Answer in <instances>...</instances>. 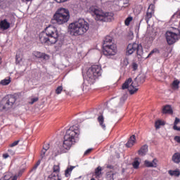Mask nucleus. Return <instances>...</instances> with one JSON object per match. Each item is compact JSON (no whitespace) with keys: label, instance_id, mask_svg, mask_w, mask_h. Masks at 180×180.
Masks as SVG:
<instances>
[{"label":"nucleus","instance_id":"obj_1","mask_svg":"<svg viewBox=\"0 0 180 180\" xmlns=\"http://www.w3.org/2000/svg\"><path fill=\"white\" fill-rule=\"evenodd\" d=\"M79 136V127L78 125H72L68 129H67L65 135L64 136V140L63 146L58 153H67L72 144H75L78 141Z\"/></svg>","mask_w":180,"mask_h":180},{"label":"nucleus","instance_id":"obj_2","mask_svg":"<svg viewBox=\"0 0 180 180\" xmlns=\"http://www.w3.org/2000/svg\"><path fill=\"white\" fill-rule=\"evenodd\" d=\"M58 40V30L57 27L49 25L45 29V31L39 34V41L42 44H56Z\"/></svg>","mask_w":180,"mask_h":180},{"label":"nucleus","instance_id":"obj_3","mask_svg":"<svg viewBox=\"0 0 180 180\" xmlns=\"http://www.w3.org/2000/svg\"><path fill=\"white\" fill-rule=\"evenodd\" d=\"M89 30V23L84 18H79L77 21L72 22L68 27V33L71 36H82Z\"/></svg>","mask_w":180,"mask_h":180},{"label":"nucleus","instance_id":"obj_4","mask_svg":"<svg viewBox=\"0 0 180 180\" xmlns=\"http://www.w3.org/2000/svg\"><path fill=\"white\" fill-rule=\"evenodd\" d=\"M89 13L96 16V20L101 22H112L113 19L112 13H103L102 10L95 6H92L89 8Z\"/></svg>","mask_w":180,"mask_h":180},{"label":"nucleus","instance_id":"obj_5","mask_svg":"<svg viewBox=\"0 0 180 180\" xmlns=\"http://www.w3.org/2000/svg\"><path fill=\"white\" fill-rule=\"evenodd\" d=\"M116 53H117V50L116 45L112 43V37H105L103 43V53L109 58L112 56H115Z\"/></svg>","mask_w":180,"mask_h":180},{"label":"nucleus","instance_id":"obj_6","mask_svg":"<svg viewBox=\"0 0 180 180\" xmlns=\"http://www.w3.org/2000/svg\"><path fill=\"white\" fill-rule=\"evenodd\" d=\"M86 75V80L89 84H90V85L95 84V81L98 79V77L102 75V67L99 65H93L88 69Z\"/></svg>","mask_w":180,"mask_h":180},{"label":"nucleus","instance_id":"obj_7","mask_svg":"<svg viewBox=\"0 0 180 180\" xmlns=\"http://www.w3.org/2000/svg\"><path fill=\"white\" fill-rule=\"evenodd\" d=\"M53 20H55L58 25L67 23V22L70 20V11L64 8H58L53 15Z\"/></svg>","mask_w":180,"mask_h":180},{"label":"nucleus","instance_id":"obj_8","mask_svg":"<svg viewBox=\"0 0 180 180\" xmlns=\"http://www.w3.org/2000/svg\"><path fill=\"white\" fill-rule=\"evenodd\" d=\"M137 82V78H135L134 80L129 77L127 79L124 84H122V89H128L130 95H134L137 91H139V84Z\"/></svg>","mask_w":180,"mask_h":180},{"label":"nucleus","instance_id":"obj_9","mask_svg":"<svg viewBox=\"0 0 180 180\" xmlns=\"http://www.w3.org/2000/svg\"><path fill=\"white\" fill-rule=\"evenodd\" d=\"M16 102V97L14 95L9 94L3 98L1 104V110L11 109Z\"/></svg>","mask_w":180,"mask_h":180},{"label":"nucleus","instance_id":"obj_10","mask_svg":"<svg viewBox=\"0 0 180 180\" xmlns=\"http://www.w3.org/2000/svg\"><path fill=\"white\" fill-rule=\"evenodd\" d=\"M134 53H136L137 56H141L143 54V46L136 42L129 44L126 49V56H131Z\"/></svg>","mask_w":180,"mask_h":180},{"label":"nucleus","instance_id":"obj_11","mask_svg":"<svg viewBox=\"0 0 180 180\" xmlns=\"http://www.w3.org/2000/svg\"><path fill=\"white\" fill-rule=\"evenodd\" d=\"M165 37L167 44L171 46L172 44H174V43H176V41L179 38V35L178 34L167 31L165 34Z\"/></svg>","mask_w":180,"mask_h":180},{"label":"nucleus","instance_id":"obj_12","mask_svg":"<svg viewBox=\"0 0 180 180\" xmlns=\"http://www.w3.org/2000/svg\"><path fill=\"white\" fill-rule=\"evenodd\" d=\"M32 56H34V57H36V58L41 60L43 63H46V61L50 60V56L46 54L45 53H41L40 51H33Z\"/></svg>","mask_w":180,"mask_h":180},{"label":"nucleus","instance_id":"obj_13","mask_svg":"<svg viewBox=\"0 0 180 180\" xmlns=\"http://www.w3.org/2000/svg\"><path fill=\"white\" fill-rule=\"evenodd\" d=\"M154 5H150L146 12V15H145V20L146 21V23L148 24V22H150V19L153 18V15H154Z\"/></svg>","mask_w":180,"mask_h":180},{"label":"nucleus","instance_id":"obj_14","mask_svg":"<svg viewBox=\"0 0 180 180\" xmlns=\"http://www.w3.org/2000/svg\"><path fill=\"white\" fill-rule=\"evenodd\" d=\"M9 27H11V22L8 21V19L0 20V29L1 30H8Z\"/></svg>","mask_w":180,"mask_h":180},{"label":"nucleus","instance_id":"obj_15","mask_svg":"<svg viewBox=\"0 0 180 180\" xmlns=\"http://www.w3.org/2000/svg\"><path fill=\"white\" fill-rule=\"evenodd\" d=\"M115 4L120 8H126L129 5V0H115Z\"/></svg>","mask_w":180,"mask_h":180},{"label":"nucleus","instance_id":"obj_16","mask_svg":"<svg viewBox=\"0 0 180 180\" xmlns=\"http://www.w3.org/2000/svg\"><path fill=\"white\" fill-rule=\"evenodd\" d=\"M134 144H136V135H132L130 136L125 146L127 148H130V147H133Z\"/></svg>","mask_w":180,"mask_h":180},{"label":"nucleus","instance_id":"obj_17","mask_svg":"<svg viewBox=\"0 0 180 180\" xmlns=\"http://www.w3.org/2000/svg\"><path fill=\"white\" fill-rule=\"evenodd\" d=\"M144 164L148 168H157V159H153L152 162L145 160Z\"/></svg>","mask_w":180,"mask_h":180},{"label":"nucleus","instance_id":"obj_18","mask_svg":"<svg viewBox=\"0 0 180 180\" xmlns=\"http://www.w3.org/2000/svg\"><path fill=\"white\" fill-rule=\"evenodd\" d=\"M148 151V146L147 145H143L138 151V154L141 157H144V155L147 154Z\"/></svg>","mask_w":180,"mask_h":180},{"label":"nucleus","instance_id":"obj_19","mask_svg":"<svg viewBox=\"0 0 180 180\" xmlns=\"http://www.w3.org/2000/svg\"><path fill=\"white\" fill-rule=\"evenodd\" d=\"M98 122L101 126V127L103 129V130H106V124H105V118L103 117V115H100L98 117Z\"/></svg>","mask_w":180,"mask_h":180},{"label":"nucleus","instance_id":"obj_20","mask_svg":"<svg viewBox=\"0 0 180 180\" xmlns=\"http://www.w3.org/2000/svg\"><path fill=\"white\" fill-rule=\"evenodd\" d=\"M173 112L174 111L172 110V108L169 105H165L162 109V113H164L165 115H172Z\"/></svg>","mask_w":180,"mask_h":180},{"label":"nucleus","instance_id":"obj_21","mask_svg":"<svg viewBox=\"0 0 180 180\" xmlns=\"http://www.w3.org/2000/svg\"><path fill=\"white\" fill-rule=\"evenodd\" d=\"M8 20V22H10V24L11 23H15L16 18H15V15H13V13H8L7 15H6V18Z\"/></svg>","mask_w":180,"mask_h":180},{"label":"nucleus","instance_id":"obj_22","mask_svg":"<svg viewBox=\"0 0 180 180\" xmlns=\"http://www.w3.org/2000/svg\"><path fill=\"white\" fill-rule=\"evenodd\" d=\"M172 161L174 164H179L180 163V153H175L172 156Z\"/></svg>","mask_w":180,"mask_h":180},{"label":"nucleus","instance_id":"obj_23","mask_svg":"<svg viewBox=\"0 0 180 180\" xmlns=\"http://www.w3.org/2000/svg\"><path fill=\"white\" fill-rule=\"evenodd\" d=\"M136 78V84H138V86L141 84H144V82H146V77L144 75H141Z\"/></svg>","mask_w":180,"mask_h":180},{"label":"nucleus","instance_id":"obj_24","mask_svg":"<svg viewBox=\"0 0 180 180\" xmlns=\"http://www.w3.org/2000/svg\"><path fill=\"white\" fill-rule=\"evenodd\" d=\"M58 174H60V166L54 165L53 167V172L49 175H56L58 176Z\"/></svg>","mask_w":180,"mask_h":180},{"label":"nucleus","instance_id":"obj_25","mask_svg":"<svg viewBox=\"0 0 180 180\" xmlns=\"http://www.w3.org/2000/svg\"><path fill=\"white\" fill-rule=\"evenodd\" d=\"M75 168V166H70V167H68L65 171V175L66 178H68V176H71V173L72 172V169Z\"/></svg>","mask_w":180,"mask_h":180},{"label":"nucleus","instance_id":"obj_26","mask_svg":"<svg viewBox=\"0 0 180 180\" xmlns=\"http://www.w3.org/2000/svg\"><path fill=\"white\" fill-rule=\"evenodd\" d=\"M168 174H170L171 176H179L180 171L179 169H176V170H169Z\"/></svg>","mask_w":180,"mask_h":180},{"label":"nucleus","instance_id":"obj_27","mask_svg":"<svg viewBox=\"0 0 180 180\" xmlns=\"http://www.w3.org/2000/svg\"><path fill=\"white\" fill-rule=\"evenodd\" d=\"M139 158H136L132 162V167L134 168V169H139V167H140V161H139Z\"/></svg>","mask_w":180,"mask_h":180},{"label":"nucleus","instance_id":"obj_28","mask_svg":"<svg viewBox=\"0 0 180 180\" xmlns=\"http://www.w3.org/2000/svg\"><path fill=\"white\" fill-rule=\"evenodd\" d=\"M12 178V174L11 172H6L0 180H10Z\"/></svg>","mask_w":180,"mask_h":180},{"label":"nucleus","instance_id":"obj_29","mask_svg":"<svg viewBox=\"0 0 180 180\" xmlns=\"http://www.w3.org/2000/svg\"><path fill=\"white\" fill-rule=\"evenodd\" d=\"M1 85L6 86L9 85L11 84V77H8V79H4L0 82Z\"/></svg>","mask_w":180,"mask_h":180},{"label":"nucleus","instance_id":"obj_30","mask_svg":"<svg viewBox=\"0 0 180 180\" xmlns=\"http://www.w3.org/2000/svg\"><path fill=\"white\" fill-rule=\"evenodd\" d=\"M41 161L39 160L37 163L33 166V167L31 169L30 172H36L37 168L39 167V165H40Z\"/></svg>","mask_w":180,"mask_h":180},{"label":"nucleus","instance_id":"obj_31","mask_svg":"<svg viewBox=\"0 0 180 180\" xmlns=\"http://www.w3.org/2000/svg\"><path fill=\"white\" fill-rule=\"evenodd\" d=\"M46 180H61L59 176H56V174L49 175Z\"/></svg>","mask_w":180,"mask_h":180},{"label":"nucleus","instance_id":"obj_32","mask_svg":"<svg viewBox=\"0 0 180 180\" xmlns=\"http://www.w3.org/2000/svg\"><path fill=\"white\" fill-rule=\"evenodd\" d=\"M102 174V167L98 166L96 169H95V174L96 176H100V175Z\"/></svg>","mask_w":180,"mask_h":180},{"label":"nucleus","instance_id":"obj_33","mask_svg":"<svg viewBox=\"0 0 180 180\" xmlns=\"http://www.w3.org/2000/svg\"><path fill=\"white\" fill-rule=\"evenodd\" d=\"M131 20H133V17L129 16V17L127 18L124 21L125 26H129L130 25V22H131Z\"/></svg>","mask_w":180,"mask_h":180},{"label":"nucleus","instance_id":"obj_34","mask_svg":"<svg viewBox=\"0 0 180 180\" xmlns=\"http://www.w3.org/2000/svg\"><path fill=\"white\" fill-rule=\"evenodd\" d=\"M164 124V122L161 120H158L155 123V126L156 129H160V126H162Z\"/></svg>","mask_w":180,"mask_h":180},{"label":"nucleus","instance_id":"obj_35","mask_svg":"<svg viewBox=\"0 0 180 180\" xmlns=\"http://www.w3.org/2000/svg\"><path fill=\"white\" fill-rule=\"evenodd\" d=\"M179 84H180L179 80L176 79L173 82L172 86L174 88H179Z\"/></svg>","mask_w":180,"mask_h":180},{"label":"nucleus","instance_id":"obj_36","mask_svg":"<svg viewBox=\"0 0 180 180\" xmlns=\"http://www.w3.org/2000/svg\"><path fill=\"white\" fill-rule=\"evenodd\" d=\"M61 92H63V86H59L56 89V94H57V95H60V94H61Z\"/></svg>","mask_w":180,"mask_h":180},{"label":"nucleus","instance_id":"obj_37","mask_svg":"<svg viewBox=\"0 0 180 180\" xmlns=\"http://www.w3.org/2000/svg\"><path fill=\"white\" fill-rule=\"evenodd\" d=\"M113 173H108L107 174V176H106V179L107 180H115L114 179H113Z\"/></svg>","mask_w":180,"mask_h":180},{"label":"nucleus","instance_id":"obj_38","mask_svg":"<svg viewBox=\"0 0 180 180\" xmlns=\"http://www.w3.org/2000/svg\"><path fill=\"white\" fill-rule=\"evenodd\" d=\"M46 153H47V150L45 149H42V150L41 151V160H43V158H44V157H46Z\"/></svg>","mask_w":180,"mask_h":180},{"label":"nucleus","instance_id":"obj_39","mask_svg":"<svg viewBox=\"0 0 180 180\" xmlns=\"http://www.w3.org/2000/svg\"><path fill=\"white\" fill-rule=\"evenodd\" d=\"M19 144V141H15L11 144H10V147H16Z\"/></svg>","mask_w":180,"mask_h":180},{"label":"nucleus","instance_id":"obj_40","mask_svg":"<svg viewBox=\"0 0 180 180\" xmlns=\"http://www.w3.org/2000/svg\"><path fill=\"white\" fill-rule=\"evenodd\" d=\"M37 101H39V98L37 97L32 98L31 102L30 103V105H33V103H34L35 102H37Z\"/></svg>","mask_w":180,"mask_h":180},{"label":"nucleus","instance_id":"obj_41","mask_svg":"<svg viewBox=\"0 0 180 180\" xmlns=\"http://www.w3.org/2000/svg\"><path fill=\"white\" fill-rule=\"evenodd\" d=\"M132 68L134 70V71H136L137 70V68H139V65H137V63H134L132 64Z\"/></svg>","mask_w":180,"mask_h":180},{"label":"nucleus","instance_id":"obj_42","mask_svg":"<svg viewBox=\"0 0 180 180\" xmlns=\"http://www.w3.org/2000/svg\"><path fill=\"white\" fill-rule=\"evenodd\" d=\"M127 99V94H124L122 97L120 98V102H124Z\"/></svg>","mask_w":180,"mask_h":180},{"label":"nucleus","instance_id":"obj_43","mask_svg":"<svg viewBox=\"0 0 180 180\" xmlns=\"http://www.w3.org/2000/svg\"><path fill=\"white\" fill-rule=\"evenodd\" d=\"M156 51H157V49H153V50H152V51L150 52V53L148 54V57H151V56L154 54V53H156Z\"/></svg>","mask_w":180,"mask_h":180},{"label":"nucleus","instance_id":"obj_44","mask_svg":"<svg viewBox=\"0 0 180 180\" xmlns=\"http://www.w3.org/2000/svg\"><path fill=\"white\" fill-rule=\"evenodd\" d=\"M91 151H92V148H89L87 149L84 153V155H88V154H89L91 153Z\"/></svg>","mask_w":180,"mask_h":180},{"label":"nucleus","instance_id":"obj_45","mask_svg":"<svg viewBox=\"0 0 180 180\" xmlns=\"http://www.w3.org/2000/svg\"><path fill=\"white\" fill-rule=\"evenodd\" d=\"M174 140L175 141H176V143H179L180 144V136H176L174 137Z\"/></svg>","mask_w":180,"mask_h":180},{"label":"nucleus","instance_id":"obj_46","mask_svg":"<svg viewBox=\"0 0 180 180\" xmlns=\"http://www.w3.org/2000/svg\"><path fill=\"white\" fill-rule=\"evenodd\" d=\"M49 148H50V144H49V143L47 145L44 146V147H43V149L46 150V151H47V150H49Z\"/></svg>","mask_w":180,"mask_h":180},{"label":"nucleus","instance_id":"obj_47","mask_svg":"<svg viewBox=\"0 0 180 180\" xmlns=\"http://www.w3.org/2000/svg\"><path fill=\"white\" fill-rule=\"evenodd\" d=\"M174 130H176L177 131H180V128L176 126V124H174L173 127Z\"/></svg>","mask_w":180,"mask_h":180},{"label":"nucleus","instance_id":"obj_48","mask_svg":"<svg viewBox=\"0 0 180 180\" xmlns=\"http://www.w3.org/2000/svg\"><path fill=\"white\" fill-rule=\"evenodd\" d=\"M179 122H180V120H179V118H178V117H176L175 118V120H174V124H178V123H179Z\"/></svg>","mask_w":180,"mask_h":180},{"label":"nucleus","instance_id":"obj_49","mask_svg":"<svg viewBox=\"0 0 180 180\" xmlns=\"http://www.w3.org/2000/svg\"><path fill=\"white\" fill-rule=\"evenodd\" d=\"M56 2H57L58 4H61L63 2H67V1L68 0H55Z\"/></svg>","mask_w":180,"mask_h":180},{"label":"nucleus","instance_id":"obj_50","mask_svg":"<svg viewBox=\"0 0 180 180\" xmlns=\"http://www.w3.org/2000/svg\"><path fill=\"white\" fill-rule=\"evenodd\" d=\"M124 65H129V60L128 59H124Z\"/></svg>","mask_w":180,"mask_h":180},{"label":"nucleus","instance_id":"obj_51","mask_svg":"<svg viewBox=\"0 0 180 180\" xmlns=\"http://www.w3.org/2000/svg\"><path fill=\"white\" fill-rule=\"evenodd\" d=\"M8 153H10L11 155H13V154H15V151L12 150V149H8Z\"/></svg>","mask_w":180,"mask_h":180},{"label":"nucleus","instance_id":"obj_52","mask_svg":"<svg viewBox=\"0 0 180 180\" xmlns=\"http://www.w3.org/2000/svg\"><path fill=\"white\" fill-rule=\"evenodd\" d=\"M23 172H25V169H22L18 172V175L20 176L22 175V174H23Z\"/></svg>","mask_w":180,"mask_h":180},{"label":"nucleus","instance_id":"obj_53","mask_svg":"<svg viewBox=\"0 0 180 180\" xmlns=\"http://www.w3.org/2000/svg\"><path fill=\"white\" fill-rule=\"evenodd\" d=\"M3 157H4V158H8L9 157V155H8V153H6V154H4V155H3Z\"/></svg>","mask_w":180,"mask_h":180},{"label":"nucleus","instance_id":"obj_54","mask_svg":"<svg viewBox=\"0 0 180 180\" xmlns=\"http://www.w3.org/2000/svg\"><path fill=\"white\" fill-rule=\"evenodd\" d=\"M23 2H26V3H27V2H32V1H33V0H22Z\"/></svg>","mask_w":180,"mask_h":180},{"label":"nucleus","instance_id":"obj_55","mask_svg":"<svg viewBox=\"0 0 180 180\" xmlns=\"http://www.w3.org/2000/svg\"><path fill=\"white\" fill-rule=\"evenodd\" d=\"M92 117H95V115H93V116L89 117H87V119H92Z\"/></svg>","mask_w":180,"mask_h":180},{"label":"nucleus","instance_id":"obj_56","mask_svg":"<svg viewBox=\"0 0 180 180\" xmlns=\"http://www.w3.org/2000/svg\"><path fill=\"white\" fill-rule=\"evenodd\" d=\"M1 64H2V58L1 57H0V65H1Z\"/></svg>","mask_w":180,"mask_h":180},{"label":"nucleus","instance_id":"obj_57","mask_svg":"<svg viewBox=\"0 0 180 180\" xmlns=\"http://www.w3.org/2000/svg\"><path fill=\"white\" fill-rule=\"evenodd\" d=\"M107 168H113V167L110 165V166H108Z\"/></svg>","mask_w":180,"mask_h":180},{"label":"nucleus","instance_id":"obj_58","mask_svg":"<svg viewBox=\"0 0 180 180\" xmlns=\"http://www.w3.org/2000/svg\"><path fill=\"white\" fill-rule=\"evenodd\" d=\"M90 115H92V112H91Z\"/></svg>","mask_w":180,"mask_h":180}]
</instances>
